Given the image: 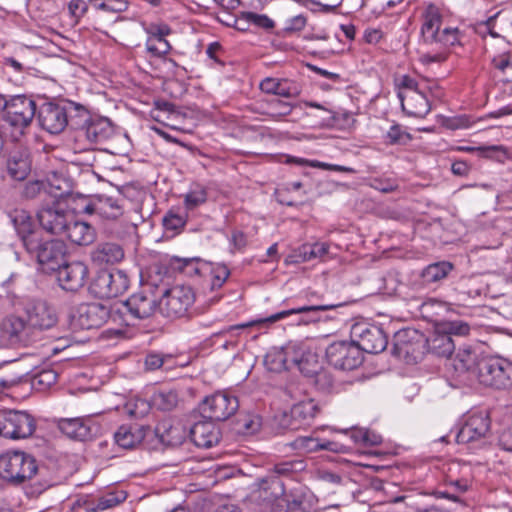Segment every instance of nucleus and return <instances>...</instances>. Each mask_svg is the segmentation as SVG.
I'll list each match as a JSON object with an SVG mask.
<instances>
[{"label":"nucleus","instance_id":"603ef678","mask_svg":"<svg viewBox=\"0 0 512 512\" xmlns=\"http://www.w3.org/2000/svg\"><path fill=\"white\" fill-rule=\"evenodd\" d=\"M58 374L52 369H43L33 377V386L46 389L56 383Z\"/></svg>","mask_w":512,"mask_h":512},{"label":"nucleus","instance_id":"13d9d810","mask_svg":"<svg viewBox=\"0 0 512 512\" xmlns=\"http://www.w3.org/2000/svg\"><path fill=\"white\" fill-rule=\"evenodd\" d=\"M243 20L246 22L253 24L257 27L269 30L274 27V22L267 15L257 14L254 12H245L242 14Z\"/></svg>","mask_w":512,"mask_h":512},{"label":"nucleus","instance_id":"f3484780","mask_svg":"<svg viewBox=\"0 0 512 512\" xmlns=\"http://www.w3.org/2000/svg\"><path fill=\"white\" fill-rule=\"evenodd\" d=\"M490 418L486 412L470 413L456 435L459 444L480 441L489 434Z\"/></svg>","mask_w":512,"mask_h":512},{"label":"nucleus","instance_id":"774afa93","mask_svg":"<svg viewBox=\"0 0 512 512\" xmlns=\"http://www.w3.org/2000/svg\"><path fill=\"white\" fill-rule=\"evenodd\" d=\"M499 446L505 451L512 452V427L501 432L499 435Z\"/></svg>","mask_w":512,"mask_h":512},{"label":"nucleus","instance_id":"e2e57ef3","mask_svg":"<svg viewBox=\"0 0 512 512\" xmlns=\"http://www.w3.org/2000/svg\"><path fill=\"white\" fill-rule=\"evenodd\" d=\"M308 378L311 379L312 383L319 389V390H327L332 386L333 380L332 377L328 372H326L322 366L320 367L319 371L315 373V375H311Z\"/></svg>","mask_w":512,"mask_h":512},{"label":"nucleus","instance_id":"0eeeda50","mask_svg":"<svg viewBox=\"0 0 512 512\" xmlns=\"http://www.w3.org/2000/svg\"><path fill=\"white\" fill-rule=\"evenodd\" d=\"M127 274L119 269L101 270L91 283V292L99 298H114L123 294L129 287Z\"/></svg>","mask_w":512,"mask_h":512},{"label":"nucleus","instance_id":"a19ab883","mask_svg":"<svg viewBox=\"0 0 512 512\" xmlns=\"http://www.w3.org/2000/svg\"><path fill=\"white\" fill-rule=\"evenodd\" d=\"M329 245L325 242L305 243L296 251V256L301 261L307 262L315 259H322L328 254Z\"/></svg>","mask_w":512,"mask_h":512},{"label":"nucleus","instance_id":"c03bdc74","mask_svg":"<svg viewBox=\"0 0 512 512\" xmlns=\"http://www.w3.org/2000/svg\"><path fill=\"white\" fill-rule=\"evenodd\" d=\"M126 493L124 491L108 492L100 497H96V510L102 512L107 509H112L126 500Z\"/></svg>","mask_w":512,"mask_h":512},{"label":"nucleus","instance_id":"58836bf2","mask_svg":"<svg viewBox=\"0 0 512 512\" xmlns=\"http://www.w3.org/2000/svg\"><path fill=\"white\" fill-rule=\"evenodd\" d=\"M29 158L24 154L15 153L10 156L7 162V171L11 178L22 181L30 172Z\"/></svg>","mask_w":512,"mask_h":512},{"label":"nucleus","instance_id":"5701e85b","mask_svg":"<svg viewBox=\"0 0 512 512\" xmlns=\"http://www.w3.org/2000/svg\"><path fill=\"white\" fill-rule=\"evenodd\" d=\"M27 322L33 328L49 329L57 322V316L52 307L43 300H32L26 306Z\"/></svg>","mask_w":512,"mask_h":512},{"label":"nucleus","instance_id":"3c124183","mask_svg":"<svg viewBox=\"0 0 512 512\" xmlns=\"http://www.w3.org/2000/svg\"><path fill=\"white\" fill-rule=\"evenodd\" d=\"M287 161L288 162L296 163V164L301 165V166L309 165L311 167H318V168H322V169H326V170H333V171L347 172V173H353L354 172V169H352L350 167L334 165V164H328V163H323V162H319V161H309V160H306V159H303V158L290 157V158H288Z\"/></svg>","mask_w":512,"mask_h":512},{"label":"nucleus","instance_id":"864d4df0","mask_svg":"<svg viewBox=\"0 0 512 512\" xmlns=\"http://www.w3.org/2000/svg\"><path fill=\"white\" fill-rule=\"evenodd\" d=\"M493 66L504 75L503 80L511 84L512 91V62L506 54L496 56L492 59Z\"/></svg>","mask_w":512,"mask_h":512},{"label":"nucleus","instance_id":"72a5a7b5","mask_svg":"<svg viewBox=\"0 0 512 512\" xmlns=\"http://www.w3.org/2000/svg\"><path fill=\"white\" fill-rule=\"evenodd\" d=\"M295 464L292 462L279 463L274 466L271 475L261 480L260 487L264 490L271 489V495L278 497L284 493L283 484L279 480V476H287L294 471Z\"/></svg>","mask_w":512,"mask_h":512},{"label":"nucleus","instance_id":"7ed1b4c3","mask_svg":"<svg viewBox=\"0 0 512 512\" xmlns=\"http://www.w3.org/2000/svg\"><path fill=\"white\" fill-rule=\"evenodd\" d=\"M398 98L403 111L413 117L423 118L431 110L424 88L412 77L402 75L396 79Z\"/></svg>","mask_w":512,"mask_h":512},{"label":"nucleus","instance_id":"a18cd8bd","mask_svg":"<svg viewBox=\"0 0 512 512\" xmlns=\"http://www.w3.org/2000/svg\"><path fill=\"white\" fill-rule=\"evenodd\" d=\"M173 357L171 355H162L160 353L151 352L146 355L144 360L145 369L154 371L160 368L168 370L172 367Z\"/></svg>","mask_w":512,"mask_h":512},{"label":"nucleus","instance_id":"473e14b6","mask_svg":"<svg viewBox=\"0 0 512 512\" xmlns=\"http://www.w3.org/2000/svg\"><path fill=\"white\" fill-rule=\"evenodd\" d=\"M429 352L439 357H449L455 350V344L449 333L444 332L439 325L432 335L426 339Z\"/></svg>","mask_w":512,"mask_h":512},{"label":"nucleus","instance_id":"6ab92c4d","mask_svg":"<svg viewBox=\"0 0 512 512\" xmlns=\"http://www.w3.org/2000/svg\"><path fill=\"white\" fill-rule=\"evenodd\" d=\"M37 120L43 130L51 134H58L68 124L66 107L54 102L43 103L38 110Z\"/></svg>","mask_w":512,"mask_h":512},{"label":"nucleus","instance_id":"6e6d98bb","mask_svg":"<svg viewBox=\"0 0 512 512\" xmlns=\"http://www.w3.org/2000/svg\"><path fill=\"white\" fill-rule=\"evenodd\" d=\"M439 327L452 337V335L466 336L470 332V326L463 321H446L439 325Z\"/></svg>","mask_w":512,"mask_h":512},{"label":"nucleus","instance_id":"f03ea898","mask_svg":"<svg viewBox=\"0 0 512 512\" xmlns=\"http://www.w3.org/2000/svg\"><path fill=\"white\" fill-rule=\"evenodd\" d=\"M36 110V103L30 97L25 95L9 97L8 105L1 120L14 141H18L28 132Z\"/></svg>","mask_w":512,"mask_h":512},{"label":"nucleus","instance_id":"338daca9","mask_svg":"<svg viewBox=\"0 0 512 512\" xmlns=\"http://www.w3.org/2000/svg\"><path fill=\"white\" fill-rule=\"evenodd\" d=\"M307 19L304 15L299 14L286 20L284 31L287 33H295L304 29Z\"/></svg>","mask_w":512,"mask_h":512},{"label":"nucleus","instance_id":"5fc2aeb1","mask_svg":"<svg viewBox=\"0 0 512 512\" xmlns=\"http://www.w3.org/2000/svg\"><path fill=\"white\" fill-rule=\"evenodd\" d=\"M268 106L269 111L267 112V114L273 117L274 119L287 116L291 114L293 110V106L290 103L279 99L271 100Z\"/></svg>","mask_w":512,"mask_h":512},{"label":"nucleus","instance_id":"69168bd1","mask_svg":"<svg viewBox=\"0 0 512 512\" xmlns=\"http://www.w3.org/2000/svg\"><path fill=\"white\" fill-rule=\"evenodd\" d=\"M42 193H47V184L42 181L28 182L23 190V194L27 198H35Z\"/></svg>","mask_w":512,"mask_h":512},{"label":"nucleus","instance_id":"4c0bfd02","mask_svg":"<svg viewBox=\"0 0 512 512\" xmlns=\"http://www.w3.org/2000/svg\"><path fill=\"white\" fill-rule=\"evenodd\" d=\"M85 210L89 213L96 212L105 219H117L123 214V206L112 197L100 199L94 207L87 206Z\"/></svg>","mask_w":512,"mask_h":512},{"label":"nucleus","instance_id":"8fccbe9b","mask_svg":"<svg viewBox=\"0 0 512 512\" xmlns=\"http://www.w3.org/2000/svg\"><path fill=\"white\" fill-rule=\"evenodd\" d=\"M278 94L277 96H281L284 98H295L301 94L302 87L301 85L294 80L282 78L279 81Z\"/></svg>","mask_w":512,"mask_h":512},{"label":"nucleus","instance_id":"423d86ee","mask_svg":"<svg viewBox=\"0 0 512 512\" xmlns=\"http://www.w3.org/2000/svg\"><path fill=\"white\" fill-rule=\"evenodd\" d=\"M120 310L112 309L100 303H85L78 306L71 319L72 327L77 330L99 328L108 319L116 322Z\"/></svg>","mask_w":512,"mask_h":512},{"label":"nucleus","instance_id":"dca6fc26","mask_svg":"<svg viewBox=\"0 0 512 512\" xmlns=\"http://www.w3.org/2000/svg\"><path fill=\"white\" fill-rule=\"evenodd\" d=\"M480 359L474 349L464 345L449 359L447 369L452 371L455 379L465 383L475 379V370Z\"/></svg>","mask_w":512,"mask_h":512},{"label":"nucleus","instance_id":"412c9836","mask_svg":"<svg viewBox=\"0 0 512 512\" xmlns=\"http://www.w3.org/2000/svg\"><path fill=\"white\" fill-rule=\"evenodd\" d=\"M289 353L292 366H296L305 377L308 378L319 371L321 367L319 357L308 344L292 343V350Z\"/></svg>","mask_w":512,"mask_h":512},{"label":"nucleus","instance_id":"aec40b11","mask_svg":"<svg viewBox=\"0 0 512 512\" xmlns=\"http://www.w3.org/2000/svg\"><path fill=\"white\" fill-rule=\"evenodd\" d=\"M159 308L157 299L152 294H145L143 292L134 293L131 295L122 305L118 312L117 319L121 318V315L128 312L134 319H146L151 317Z\"/></svg>","mask_w":512,"mask_h":512},{"label":"nucleus","instance_id":"c85d7f7f","mask_svg":"<svg viewBox=\"0 0 512 512\" xmlns=\"http://www.w3.org/2000/svg\"><path fill=\"white\" fill-rule=\"evenodd\" d=\"M57 427L65 436L77 441H86L92 437V427L88 420L83 418H61Z\"/></svg>","mask_w":512,"mask_h":512},{"label":"nucleus","instance_id":"2f4dec72","mask_svg":"<svg viewBox=\"0 0 512 512\" xmlns=\"http://www.w3.org/2000/svg\"><path fill=\"white\" fill-rule=\"evenodd\" d=\"M160 441L168 446L181 445L187 437V431L180 422L163 420L156 427Z\"/></svg>","mask_w":512,"mask_h":512},{"label":"nucleus","instance_id":"bb28decb","mask_svg":"<svg viewBox=\"0 0 512 512\" xmlns=\"http://www.w3.org/2000/svg\"><path fill=\"white\" fill-rule=\"evenodd\" d=\"M220 430L212 421H201L195 423L190 429V437L194 444L202 448H210L220 440Z\"/></svg>","mask_w":512,"mask_h":512},{"label":"nucleus","instance_id":"4468645a","mask_svg":"<svg viewBox=\"0 0 512 512\" xmlns=\"http://www.w3.org/2000/svg\"><path fill=\"white\" fill-rule=\"evenodd\" d=\"M239 407L238 399L225 392H216L207 396L200 405L201 413L212 421H224L233 415Z\"/></svg>","mask_w":512,"mask_h":512},{"label":"nucleus","instance_id":"37998d69","mask_svg":"<svg viewBox=\"0 0 512 512\" xmlns=\"http://www.w3.org/2000/svg\"><path fill=\"white\" fill-rule=\"evenodd\" d=\"M183 197L186 210L191 211L206 202L207 191L204 186L195 184Z\"/></svg>","mask_w":512,"mask_h":512},{"label":"nucleus","instance_id":"49530a36","mask_svg":"<svg viewBox=\"0 0 512 512\" xmlns=\"http://www.w3.org/2000/svg\"><path fill=\"white\" fill-rule=\"evenodd\" d=\"M237 431L242 434H254L261 426V419L258 415L245 414L240 415L236 422Z\"/></svg>","mask_w":512,"mask_h":512},{"label":"nucleus","instance_id":"bf43d9fd","mask_svg":"<svg viewBox=\"0 0 512 512\" xmlns=\"http://www.w3.org/2000/svg\"><path fill=\"white\" fill-rule=\"evenodd\" d=\"M230 275L225 265H216L211 269V288L218 289L226 282Z\"/></svg>","mask_w":512,"mask_h":512},{"label":"nucleus","instance_id":"c9c22d12","mask_svg":"<svg viewBox=\"0 0 512 512\" xmlns=\"http://www.w3.org/2000/svg\"><path fill=\"white\" fill-rule=\"evenodd\" d=\"M13 222L17 234L21 238L26 250L28 249L29 241L36 242L40 239L39 233L34 230V224L31 216H29L25 211L18 212L15 215Z\"/></svg>","mask_w":512,"mask_h":512},{"label":"nucleus","instance_id":"0e129e2a","mask_svg":"<svg viewBox=\"0 0 512 512\" xmlns=\"http://www.w3.org/2000/svg\"><path fill=\"white\" fill-rule=\"evenodd\" d=\"M87 10L88 6L84 0H71L68 4L69 15L75 24L78 23V21L84 16Z\"/></svg>","mask_w":512,"mask_h":512},{"label":"nucleus","instance_id":"9d476101","mask_svg":"<svg viewBox=\"0 0 512 512\" xmlns=\"http://www.w3.org/2000/svg\"><path fill=\"white\" fill-rule=\"evenodd\" d=\"M194 301L195 295L191 287L176 285L163 294L159 302V310L169 318L182 317Z\"/></svg>","mask_w":512,"mask_h":512},{"label":"nucleus","instance_id":"f8f14e48","mask_svg":"<svg viewBox=\"0 0 512 512\" xmlns=\"http://www.w3.org/2000/svg\"><path fill=\"white\" fill-rule=\"evenodd\" d=\"M339 304H322V305H311V306H299L291 309L283 310L272 314L271 316L263 319H258L255 321L238 324L235 326H231L232 329H244L253 325H258L262 323H274L279 320L285 319L291 315H299V319L297 320V324L307 325L311 322L317 321L319 318L316 315L319 311H328L338 307Z\"/></svg>","mask_w":512,"mask_h":512},{"label":"nucleus","instance_id":"09e8293b","mask_svg":"<svg viewBox=\"0 0 512 512\" xmlns=\"http://www.w3.org/2000/svg\"><path fill=\"white\" fill-rule=\"evenodd\" d=\"M411 136L399 124H393L385 135V142L390 145L406 144Z\"/></svg>","mask_w":512,"mask_h":512},{"label":"nucleus","instance_id":"4d7b16f0","mask_svg":"<svg viewBox=\"0 0 512 512\" xmlns=\"http://www.w3.org/2000/svg\"><path fill=\"white\" fill-rule=\"evenodd\" d=\"M458 150L464 151V152H477L480 156L485 158H496L498 157V154H504V149L502 146H479V147H471V146H465V147H459Z\"/></svg>","mask_w":512,"mask_h":512},{"label":"nucleus","instance_id":"e433bc0d","mask_svg":"<svg viewBox=\"0 0 512 512\" xmlns=\"http://www.w3.org/2000/svg\"><path fill=\"white\" fill-rule=\"evenodd\" d=\"M292 350V343L288 344L285 348L273 349L269 351L264 359V363L268 370L273 372H280L292 367L290 351Z\"/></svg>","mask_w":512,"mask_h":512},{"label":"nucleus","instance_id":"a878e982","mask_svg":"<svg viewBox=\"0 0 512 512\" xmlns=\"http://www.w3.org/2000/svg\"><path fill=\"white\" fill-rule=\"evenodd\" d=\"M290 446L299 453H311L318 450H327L335 453L346 451L345 445L330 440H323L314 436H299L290 443Z\"/></svg>","mask_w":512,"mask_h":512},{"label":"nucleus","instance_id":"cd10ccee","mask_svg":"<svg viewBox=\"0 0 512 512\" xmlns=\"http://www.w3.org/2000/svg\"><path fill=\"white\" fill-rule=\"evenodd\" d=\"M458 463H453L449 468V474L445 480V489L437 492L441 498H447L454 502H459L461 495H463L471 486V480L465 474L460 478L454 477V470L459 468Z\"/></svg>","mask_w":512,"mask_h":512},{"label":"nucleus","instance_id":"680f3d73","mask_svg":"<svg viewBox=\"0 0 512 512\" xmlns=\"http://www.w3.org/2000/svg\"><path fill=\"white\" fill-rule=\"evenodd\" d=\"M186 224V217L177 214L173 211H169L163 218V225L166 230L178 231L182 229Z\"/></svg>","mask_w":512,"mask_h":512},{"label":"nucleus","instance_id":"9b49d317","mask_svg":"<svg viewBox=\"0 0 512 512\" xmlns=\"http://www.w3.org/2000/svg\"><path fill=\"white\" fill-rule=\"evenodd\" d=\"M350 335L362 354L363 352H382L388 344L387 337L382 328L365 322L355 323L351 327Z\"/></svg>","mask_w":512,"mask_h":512},{"label":"nucleus","instance_id":"79ce46f5","mask_svg":"<svg viewBox=\"0 0 512 512\" xmlns=\"http://www.w3.org/2000/svg\"><path fill=\"white\" fill-rule=\"evenodd\" d=\"M178 394L174 390L162 389L154 393L152 397L153 405L162 411H171L178 404Z\"/></svg>","mask_w":512,"mask_h":512},{"label":"nucleus","instance_id":"ea45409f","mask_svg":"<svg viewBox=\"0 0 512 512\" xmlns=\"http://www.w3.org/2000/svg\"><path fill=\"white\" fill-rule=\"evenodd\" d=\"M318 412L317 405L313 400H306L296 403L291 408V418L298 425H308Z\"/></svg>","mask_w":512,"mask_h":512},{"label":"nucleus","instance_id":"052dcab7","mask_svg":"<svg viewBox=\"0 0 512 512\" xmlns=\"http://www.w3.org/2000/svg\"><path fill=\"white\" fill-rule=\"evenodd\" d=\"M82 509L85 512H97L96 497L93 495H78L72 503V510Z\"/></svg>","mask_w":512,"mask_h":512},{"label":"nucleus","instance_id":"f257e3e1","mask_svg":"<svg viewBox=\"0 0 512 512\" xmlns=\"http://www.w3.org/2000/svg\"><path fill=\"white\" fill-rule=\"evenodd\" d=\"M442 10L427 5L421 13L419 61L425 65L446 60L450 47L460 44L462 33L458 28L443 26Z\"/></svg>","mask_w":512,"mask_h":512},{"label":"nucleus","instance_id":"39448f33","mask_svg":"<svg viewBox=\"0 0 512 512\" xmlns=\"http://www.w3.org/2000/svg\"><path fill=\"white\" fill-rule=\"evenodd\" d=\"M36 471V461L30 454L11 451L0 456V477L9 482L22 483L31 479Z\"/></svg>","mask_w":512,"mask_h":512},{"label":"nucleus","instance_id":"6e6552de","mask_svg":"<svg viewBox=\"0 0 512 512\" xmlns=\"http://www.w3.org/2000/svg\"><path fill=\"white\" fill-rule=\"evenodd\" d=\"M27 251L36 256L44 271L57 270L66 254V246L61 240L50 239L29 241Z\"/></svg>","mask_w":512,"mask_h":512},{"label":"nucleus","instance_id":"de8ad7c7","mask_svg":"<svg viewBox=\"0 0 512 512\" xmlns=\"http://www.w3.org/2000/svg\"><path fill=\"white\" fill-rule=\"evenodd\" d=\"M146 49L152 56L162 57L170 51L171 46L169 42L165 38H161V36H149L146 41Z\"/></svg>","mask_w":512,"mask_h":512},{"label":"nucleus","instance_id":"1a4fd4ad","mask_svg":"<svg viewBox=\"0 0 512 512\" xmlns=\"http://www.w3.org/2000/svg\"><path fill=\"white\" fill-rule=\"evenodd\" d=\"M34 418L23 411H0V436L10 439H24L35 431Z\"/></svg>","mask_w":512,"mask_h":512},{"label":"nucleus","instance_id":"7c9ffc66","mask_svg":"<svg viewBox=\"0 0 512 512\" xmlns=\"http://www.w3.org/2000/svg\"><path fill=\"white\" fill-rule=\"evenodd\" d=\"M147 429L140 424L122 425L114 434L115 442L124 449L139 445L146 436Z\"/></svg>","mask_w":512,"mask_h":512},{"label":"nucleus","instance_id":"2eb2a0df","mask_svg":"<svg viewBox=\"0 0 512 512\" xmlns=\"http://www.w3.org/2000/svg\"><path fill=\"white\" fill-rule=\"evenodd\" d=\"M426 340L415 329H402L394 335V354L406 361L417 360L422 354Z\"/></svg>","mask_w":512,"mask_h":512},{"label":"nucleus","instance_id":"20e7f679","mask_svg":"<svg viewBox=\"0 0 512 512\" xmlns=\"http://www.w3.org/2000/svg\"><path fill=\"white\" fill-rule=\"evenodd\" d=\"M475 379L496 389L512 387V363L501 357H482L475 370Z\"/></svg>","mask_w":512,"mask_h":512},{"label":"nucleus","instance_id":"c756f323","mask_svg":"<svg viewBox=\"0 0 512 512\" xmlns=\"http://www.w3.org/2000/svg\"><path fill=\"white\" fill-rule=\"evenodd\" d=\"M62 236L76 245H89L95 240V229L88 223L75 219L72 215Z\"/></svg>","mask_w":512,"mask_h":512},{"label":"nucleus","instance_id":"f704fd0d","mask_svg":"<svg viewBox=\"0 0 512 512\" xmlns=\"http://www.w3.org/2000/svg\"><path fill=\"white\" fill-rule=\"evenodd\" d=\"M124 257L122 247L116 243H101L91 253L92 261L98 265L114 264Z\"/></svg>","mask_w":512,"mask_h":512},{"label":"nucleus","instance_id":"ddd939ff","mask_svg":"<svg viewBox=\"0 0 512 512\" xmlns=\"http://www.w3.org/2000/svg\"><path fill=\"white\" fill-rule=\"evenodd\" d=\"M326 358L330 365L339 370H353L363 361L359 347L351 340L331 343L326 349Z\"/></svg>","mask_w":512,"mask_h":512},{"label":"nucleus","instance_id":"a211bd4d","mask_svg":"<svg viewBox=\"0 0 512 512\" xmlns=\"http://www.w3.org/2000/svg\"><path fill=\"white\" fill-rule=\"evenodd\" d=\"M452 269L453 265L448 261L429 264L421 272L411 275L409 285L413 291L422 292L445 279Z\"/></svg>","mask_w":512,"mask_h":512},{"label":"nucleus","instance_id":"393cba45","mask_svg":"<svg viewBox=\"0 0 512 512\" xmlns=\"http://www.w3.org/2000/svg\"><path fill=\"white\" fill-rule=\"evenodd\" d=\"M114 134L113 126L108 118H92L77 133L78 139H85L89 144L102 143Z\"/></svg>","mask_w":512,"mask_h":512},{"label":"nucleus","instance_id":"4be33fe9","mask_svg":"<svg viewBox=\"0 0 512 512\" xmlns=\"http://www.w3.org/2000/svg\"><path fill=\"white\" fill-rule=\"evenodd\" d=\"M57 270L59 284L66 291H78L86 283L88 268L83 262L73 261L61 265Z\"/></svg>","mask_w":512,"mask_h":512},{"label":"nucleus","instance_id":"b1692460","mask_svg":"<svg viewBox=\"0 0 512 512\" xmlns=\"http://www.w3.org/2000/svg\"><path fill=\"white\" fill-rule=\"evenodd\" d=\"M72 214L58 206L45 207L38 211L37 217L44 230L51 234L63 235Z\"/></svg>","mask_w":512,"mask_h":512}]
</instances>
